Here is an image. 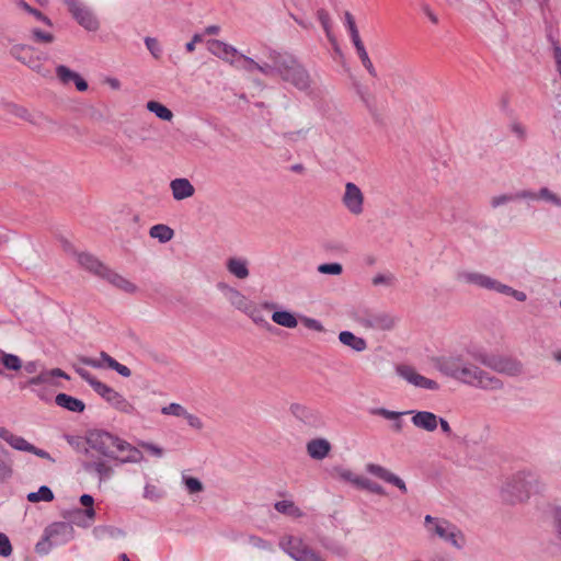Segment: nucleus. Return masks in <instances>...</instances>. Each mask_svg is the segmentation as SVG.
Here are the masks:
<instances>
[{
  "instance_id": "ddd939ff",
  "label": "nucleus",
  "mask_w": 561,
  "mask_h": 561,
  "mask_svg": "<svg viewBox=\"0 0 561 561\" xmlns=\"http://www.w3.org/2000/svg\"><path fill=\"white\" fill-rule=\"evenodd\" d=\"M342 202L346 209L353 215H360L364 210V195L355 183L347 182L345 184Z\"/></svg>"
},
{
  "instance_id": "412c9836",
  "label": "nucleus",
  "mask_w": 561,
  "mask_h": 561,
  "mask_svg": "<svg viewBox=\"0 0 561 561\" xmlns=\"http://www.w3.org/2000/svg\"><path fill=\"white\" fill-rule=\"evenodd\" d=\"M82 468L88 473H95L100 482L110 479L114 470L105 460H88L82 462Z\"/></svg>"
},
{
  "instance_id": "4be33fe9",
  "label": "nucleus",
  "mask_w": 561,
  "mask_h": 561,
  "mask_svg": "<svg viewBox=\"0 0 561 561\" xmlns=\"http://www.w3.org/2000/svg\"><path fill=\"white\" fill-rule=\"evenodd\" d=\"M10 112L16 117H20L35 126L42 127L46 124L51 123V121L48 117L44 116L42 113L32 114L28 112L27 108L16 104L10 105Z\"/></svg>"
},
{
  "instance_id": "680f3d73",
  "label": "nucleus",
  "mask_w": 561,
  "mask_h": 561,
  "mask_svg": "<svg viewBox=\"0 0 561 561\" xmlns=\"http://www.w3.org/2000/svg\"><path fill=\"white\" fill-rule=\"evenodd\" d=\"M145 44H146L147 49L151 53V55L156 59L160 58L162 49L160 47L159 42L156 38L148 36L145 38Z\"/></svg>"
},
{
  "instance_id": "37998d69",
  "label": "nucleus",
  "mask_w": 561,
  "mask_h": 561,
  "mask_svg": "<svg viewBox=\"0 0 561 561\" xmlns=\"http://www.w3.org/2000/svg\"><path fill=\"white\" fill-rule=\"evenodd\" d=\"M245 314H248L253 320V322H255L256 324L265 325L268 329V331L276 330V328L272 327L267 322L263 311L254 302L245 311Z\"/></svg>"
},
{
  "instance_id": "f8f14e48",
  "label": "nucleus",
  "mask_w": 561,
  "mask_h": 561,
  "mask_svg": "<svg viewBox=\"0 0 561 561\" xmlns=\"http://www.w3.org/2000/svg\"><path fill=\"white\" fill-rule=\"evenodd\" d=\"M397 373L400 377H402L403 379H405L408 382L412 383L415 387L428 390L439 389V385L435 380L420 375L412 366L398 365Z\"/></svg>"
},
{
  "instance_id": "338daca9",
  "label": "nucleus",
  "mask_w": 561,
  "mask_h": 561,
  "mask_svg": "<svg viewBox=\"0 0 561 561\" xmlns=\"http://www.w3.org/2000/svg\"><path fill=\"white\" fill-rule=\"evenodd\" d=\"M144 496L151 501H157L161 497L159 489L153 484H146Z\"/></svg>"
},
{
  "instance_id": "a878e982",
  "label": "nucleus",
  "mask_w": 561,
  "mask_h": 561,
  "mask_svg": "<svg viewBox=\"0 0 561 561\" xmlns=\"http://www.w3.org/2000/svg\"><path fill=\"white\" fill-rule=\"evenodd\" d=\"M78 262L82 267L94 273L95 275H99L100 277H103L105 271H107V268H108L102 262H100L95 256H93L89 253H80L78 255Z\"/></svg>"
},
{
  "instance_id": "bb28decb",
  "label": "nucleus",
  "mask_w": 561,
  "mask_h": 561,
  "mask_svg": "<svg viewBox=\"0 0 561 561\" xmlns=\"http://www.w3.org/2000/svg\"><path fill=\"white\" fill-rule=\"evenodd\" d=\"M55 377L64 378L66 380L70 379V376L60 368H53L50 370L43 369L37 376L30 378L27 380V385L38 386L42 383H49L51 382V378Z\"/></svg>"
},
{
  "instance_id": "c85d7f7f",
  "label": "nucleus",
  "mask_w": 561,
  "mask_h": 561,
  "mask_svg": "<svg viewBox=\"0 0 561 561\" xmlns=\"http://www.w3.org/2000/svg\"><path fill=\"white\" fill-rule=\"evenodd\" d=\"M517 198H530V199H545L552 203L556 206L561 207V198L552 193L548 187H541L538 193L531 191H520L516 194Z\"/></svg>"
},
{
  "instance_id": "f3484780",
  "label": "nucleus",
  "mask_w": 561,
  "mask_h": 561,
  "mask_svg": "<svg viewBox=\"0 0 561 561\" xmlns=\"http://www.w3.org/2000/svg\"><path fill=\"white\" fill-rule=\"evenodd\" d=\"M366 471L378 479L397 486L402 493H408V488L404 481L385 467L369 462L366 465Z\"/></svg>"
},
{
  "instance_id": "c03bdc74",
  "label": "nucleus",
  "mask_w": 561,
  "mask_h": 561,
  "mask_svg": "<svg viewBox=\"0 0 561 561\" xmlns=\"http://www.w3.org/2000/svg\"><path fill=\"white\" fill-rule=\"evenodd\" d=\"M317 18H318L323 31L325 32L328 39L331 43H335V37L332 35V31H331V18H330L329 12L324 9H319L317 11Z\"/></svg>"
},
{
  "instance_id": "5701e85b",
  "label": "nucleus",
  "mask_w": 561,
  "mask_h": 561,
  "mask_svg": "<svg viewBox=\"0 0 561 561\" xmlns=\"http://www.w3.org/2000/svg\"><path fill=\"white\" fill-rule=\"evenodd\" d=\"M170 187L175 201H183L192 197L195 193L193 184L185 178H178L171 181Z\"/></svg>"
},
{
  "instance_id": "5fc2aeb1",
  "label": "nucleus",
  "mask_w": 561,
  "mask_h": 561,
  "mask_svg": "<svg viewBox=\"0 0 561 561\" xmlns=\"http://www.w3.org/2000/svg\"><path fill=\"white\" fill-rule=\"evenodd\" d=\"M78 72L69 69L68 67L60 65L56 68L57 78L64 83L68 84L75 80Z\"/></svg>"
},
{
  "instance_id": "2eb2a0df",
  "label": "nucleus",
  "mask_w": 561,
  "mask_h": 561,
  "mask_svg": "<svg viewBox=\"0 0 561 561\" xmlns=\"http://www.w3.org/2000/svg\"><path fill=\"white\" fill-rule=\"evenodd\" d=\"M45 539H51L55 545L67 542L72 538L73 527L70 523L55 522L45 528Z\"/></svg>"
},
{
  "instance_id": "a19ab883",
  "label": "nucleus",
  "mask_w": 561,
  "mask_h": 561,
  "mask_svg": "<svg viewBox=\"0 0 561 561\" xmlns=\"http://www.w3.org/2000/svg\"><path fill=\"white\" fill-rule=\"evenodd\" d=\"M146 107L162 121L170 122L173 118L172 111L158 101H149Z\"/></svg>"
},
{
  "instance_id": "a211bd4d",
  "label": "nucleus",
  "mask_w": 561,
  "mask_h": 561,
  "mask_svg": "<svg viewBox=\"0 0 561 561\" xmlns=\"http://www.w3.org/2000/svg\"><path fill=\"white\" fill-rule=\"evenodd\" d=\"M207 48L213 55L230 62L231 65L236 62L233 58H237L239 55L237 48L219 39H209L207 42Z\"/></svg>"
},
{
  "instance_id": "4d7b16f0",
  "label": "nucleus",
  "mask_w": 561,
  "mask_h": 561,
  "mask_svg": "<svg viewBox=\"0 0 561 561\" xmlns=\"http://www.w3.org/2000/svg\"><path fill=\"white\" fill-rule=\"evenodd\" d=\"M357 55H358V57H359L364 68L368 71V73L371 77L376 78L377 77V71H376V69H375V67H374V65H373V62H371V60H370V58H369V56L367 54L366 48L363 49V50L357 51Z\"/></svg>"
},
{
  "instance_id": "de8ad7c7",
  "label": "nucleus",
  "mask_w": 561,
  "mask_h": 561,
  "mask_svg": "<svg viewBox=\"0 0 561 561\" xmlns=\"http://www.w3.org/2000/svg\"><path fill=\"white\" fill-rule=\"evenodd\" d=\"M87 517L83 508L76 507L71 511L64 513V518L67 519L66 523H70V525L76 524L78 526H85L82 520Z\"/></svg>"
},
{
  "instance_id": "393cba45",
  "label": "nucleus",
  "mask_w": 561,
  "mask_h": 561,
  "mask_svg": "<svg viewBox=\"0 0 561 561\" xmlns=\"http://www.w3.org/2000/svg\"><path fill=\"white\" fill-rule=\"evenodd\" d=\"M55 403L70 412L82 413L85 409V403L70 394L60 392L55 397Z\"/></svg>"
},
{
  "instance_id": "ea45409f",
  "label": "nucleus",
  "mask_w": 561,
  "mask_h": 561,
  "mask_svg": "<svg viewBox=\"0 0 561 561\" xmlns=\"http://www.w3.org/2000/svg\"><path fill=\"white\" fill-rule=\"evenodd\" d=\"M110 404L115 410H117L122 413L129 414V415L137 414L136 408L130 402H128L125 399V397L123 394H121L119 392H116L114 394Z\"/></svg>"
},
{
  "instance_id": "13d9d810",
  "label": "nucleus",
  "mask_w": 561,
  "mask_h": 561,
  "mask_svg": "<svg viewBox=\"0 0 561 561\" xmlns=\"http://www.w3.org/2000/svg\"><path fill=\"white\" fill-rule=\"evenodd\" d=\"M161 413L165 415H174V416H184L186 414V410L179 403H170L167 407L161 409Z\"/></svg>"
},
{
  "instance_id": "4c0bfd02",
  "label": "nucleus",
  "mask_w": 561,
  "mask_h": 561,
  "mask_svg": "<svg viewBox=\"0 0 561 561\" xmlns=\"http://www.w3.org/2000/svg\"><path fill=\"white\" fill-rule=\"evenodd\" d=\"M272 320L284 328L294 329L297 327L298 321L295 314L287 310L274 311L272 314Z\"/></svg>"
},
{
  "instance_id": "0eeeda50",
  "label": "nucleus",
  "mask_w": 561,
  "mask_h": 561,
  "mask_svg": "<svg viewBox=\"0 0 561 561\" xmlns=\"http://www.w3.org/2000/svg\"><path fill=\"white\" fill-rule=\"evenodd\" d=\"M425 524H435L433 531L438 537L443 538L457 549H461L465 545V537L462 533L453 524L447 520L438 523L437 518L431 515L425 516Z\"/></svg>"
},
{
  "instance_id": "7c9ffc66",
  "label": "nucleus",
  "mask_w": 561,
  "mask_h": 561,
  "mask_svg": "<svg viewBox=\"0 0 561 561\" xmlns=\"http://www.w3.org/2000/svg\"><path fill=\"white\" fill-rule=\"evenodd\" d=\"M0 438L7 442L12 448L20 451H28L31 443L22 436L14 435L7 427H0Z\"/></svg>"
},
{
  "instance_id": "774afa93",
  "label": "nucleus",
  "mask_w": 561,
  "mask_h": 561,
  "mask_svg": "<svg viewBox=\"0 0 561 561\" xmlns=\"http://www.w3.org/2000/svg\"><path fill=\"white\" fill-rule=\"evenodd\" d=\"M140 447H142L144 449L150 451L152 455L157 456V457H161L163 455V449L157 445H154L153 443H149V442H139L138 444Z\"/></svg>"
},
{
  "instance_id": "473e14b6",
  "label": "nucleus",
  "mask_w": 561,
  "mask_h": 561,
  "mask_svg": "<svg viewBox=\"0 0 561 561\" xmlns=\"http://www.w3.org/2000/svg\"><path fill=\"white\" fill-rule=\"evenodd\" d=\"M102 278L107 279L112 285H114L115 287H117L126 293L133 294L137 290V286L135 284H133L128 279H126L122 275L113 272L110 268H107V271H105L104 276Z\"/></svg>"
},
{
  "instance_id": "8fccbe9b",
  "label": "nucleus",
  "mask_w": 561,
  "mask_h": 561,
  "mask_svg": "<svg viewBox=\"0 0 561 561\" xmlns=\"http://www.w3.org/2000/svg\"><path fill=\"white\" fill-rule=\"evenodd\" d=\"M551 525L556 538L561 541V506L551 508Z\"/></svg>"
},
{
  "instance_id": "72a5a7b5",
  "label": "nucleus",
  "mask_w": 561,
  "mask_h": 561,
  "mask_svg": "<svg viewBox=\"0 0 561 561\" xmlns=\"http://www.w3.org/2000/svg\"><path fill=\"white\" fill-rule=\"evenodd\" d=\"M13 476V462L9 450L0 443V482H5Z\"/></svg>"
},
{
  "instance_id": "dca6fc26",
  "label": "nucleus",
  "mask_w": 561,
  "mask_h": 561,
  "mask_svg": "<svg viewBox=\"0 0 561 561\" xmlns=\"http://www.w3.org/2000/svg\"><path fill=\"white\" fill-rule=\"evenodd\" d=\"M354 88L356 91V94L359 96L360 101L367 108L368 113L370 114L373 121L376 124L382 123V116L378 110L377 106V98L375 94L370 93L367 88L362 85L359 82H354Z\"/></svg>"
},
{
  "instance_id": "c9c22d12",
  "label": "nucleus",
  "mask_w": 561,
  "mask_h": 561,
  "mask_svg": "<svg viewBox=\"0 0 561 561\" xmlns=\"http://www.w3.org/2000/svg\"><path fill=\"white\" fill-rule=\"evenodd\" d=\"M227 270L236 277L243 279L249 276V268L245 260L231 257L227 262Z\"/></svg>"
},
{
  "instance_id": "a18cd8bd",
  "label": "nucleus",
  "mask_w": 561,
  "mask_h": 561,
  "mask_svg": "<svg viewBox=\"0 0 561 561\" xmlns=\"http://www.w3.org/2000/svg\"><path fill=\"white\" fill-rule=\"evenodd\" d=\"M0 362L3 365V367L7 368L8 370L18 371L22 368V360L20 359L19 356L14 354L1 352Z\"/></svg>"
},
{
  "instance_id": "1a4fd4ad",
  "label": "nucleus",
  "mask_w": 561,
  "mask_h": 561,
  "mask_svg": "<svg viewBox=\"0 0 561 561\" xmlns=\"http://www.w3.org/2000/svg\"><path fill=\"white\" fill-rule=\"evenodd\" d=\"M66 4L72 18L79 25L89 32H95L99 30V20L80 0H66Z\"/></svg>"
},
{
  "instance_id": "3c124183",
  "label": "nucleus",
  "mask_w": 561,
  "mask_h": 561,
  "mask_svg": "<svg viewBox=\"0 0 561 561\" xmlns=\"http://www.w3.org/2000/svg\"><path fill=\"white\" fill-rule=\"evenodd\" d=\"M317 271L325 275H341L343 273V266L339 262L322 263L317 267Z\"/></svg>"
},
{
  "instance_id": "79ce46f5",
  "label": "nucleus",
  "mask_w": 561,
  "mask_h": 561,
  "mask_svg": "<svg viewBox=\"0 0 561 561\" xmlns=\"http://www.w3.org/2000/svg\"><path fill=\"white\" fill-rule=\"evenodd\" d=\"M54 492L47 485H42L36 492H30L26 499L31 503H38L41 501L51 502L54 500Z\"/></svg>"
},
{
  "instance_id": "423d86ee",
  "label": "nucleus",
  "mask_w": 561,
  "mask_h": 561,
  "mask_svg": "<svg viewBox=\"0 0 561 561\" xmlns=\"http://www.w3.org/2000/svg\"><path fill=\"white\" fill-rule=\"evenodd\" d=\"M473 358L490 369L508 376H517L523 370L520 362L507 356L479 352L473 354Z\"/></svg>"
},
{
  "instance_id": "49530a36",
  "label": "nucleus",
  "mask_w": 561,
  "mask_h": 561,
  "mask_svg": "<svg viewBox=\"0 0 561 561\" xmlns=\"http://www.w3.org/2000/svg\"><path fill=\"white\" fill-rule=\"evenodd\" d=\"M274 507L278 513L289 515V516H298L300 513L299 508L295 505V503L293 501H287V500L278 501L275 503Z\"/></svg>"
},
{
  "instance_id": "864d4df0",
  "label": "nucleus",
  "mask_w": 561,
  "mask_h": 561,
  "mask_svg": "<svg viewBox=\"0 0 561 561\" xmlns=\"http://www.w3.org/2000/svg\"><path fill=\"white\" fill-rule=\"evenodd\" d=\"M80 504L84 507L87 517L92 520L95 517V510L93 507L94 499L90 494H82L79 499Z\"/></svg>"
},
{
  "instance_id": "c756f323",
  "label": "nucleus",
  "mask_w": 561,
  "mask_h": 561,
  "mask_svg": "<svg viewBox=\"0 0 561 561\" xmlns=\"http://www.w3.org/2000/svg\"><path fill=\"white\" fill-rule=\"evenodd\" d=\"M339 341L345 345L352 348L355 352H364L367 348V342L365 339L356 336L351 331H341L339 333Z\"/></svg>"
},
{
  "instance_id": "7ed1b4c3",
  "label": "nucleus",
  "mask_w": 561,
  "mask_h": 561,
  "mask_svg": "<svg viewBox=\"0 0 561 561\" xmlns=\"http://www.w3.org/2000/svg\"><path fill=\"white\" fill-rule=\"evenodd\" d=\"M123 440V438L105 430H89L85 434V443L89 448H85L84 453L89 454V449H92L104 458L116 462L121 449L119 445Z\"/></svg>"
},
{
  "instance_id": "69168bd1",
  "label": "nucleus",
  "mask_w": 561,
  "mask_h": 561,
  "mask_svg": "<svg viewBox=\"0 0 561 561\" xmlns=\"http://www.w3.org/2000/svg\"><path fill=\"white\" fill-rule=\"evenodd\" d=\"M375 414L380 415L387 420H398L401 415L407 414L405 412L389 411L385 408H379L374 411Z\"/></svg>"
},
{
  "instance_id": "aec40b11",
  "label": "nucleus",
  "mask_w": 561,
  "mask_h": 561,
  "mask_svg": "<svg viewBox=\"0 0 561 561\" xmlns=\"http://www.w3.org/2000/svg\"><path fill=\"white\" fill-rule=\"evenodd\" d=\"M219 289H221L227 296L229 302L237 308L238 310L245 313V311L251 307L253 301L248 299L243 294H241L238 289L228 286L227 284L219 283Z\"/></svg>"
},
{
  "instance_id": "58836bf2",
  "label": "nucleus",
  "mask_w": 561,
  "mask_h": 561,
  "mask_svg": "<svg viewBox=\"0 0 561 561\" xmlns=\"http://www.w3.org/2000/svg\"><path fill=\"white\" fill-rule=\"evenodd\" d=\"M149 236L153 239H158L161 243H167L173 238L174 231L164 224H158L150 228Z\"/></svg>"
},
{
  "instance_id": "bf43d9fd",
  "label": "nucleus",
  "mask_w": 561,
  "mask_h": 561,
  "mask_svg": "<svg viewBox=\"0 0 561 561\" xmlns=\"http://www.w3.org/2000/svg\"><path fill=\"white\" fill-rule=\"evenodd\" d=\"M13 548L9 537L0 533V557L8 558L12 554Z\"/></svg>"
},
{
  "instance_id": "6e6d98bb",
  "label": "nucleus",
  "mask_w": 561,
  "mask_h": 561,
  "mask_svg": "<svg viewBox=\"0 0 561 561\" xmlns=\"http://www.w3.org/2000/svg\"><path fill=\"white\" fill-rule=\"evenodd\" d=\"M236 62L239 68H242L248 72H253L257 68L256 61H254L251 57L242 54L238 55Z\"/></svg>"
},
{
  "instance_id": "6e6552de",
  "label": "nucleus",
  "mask_w": 561,
  "mask_h": 561,
  "mask_svg": "<svg viewBox=\"0 0 561 561\" xmlns=\"http://www.w3.org/2000/svg\"><path fill=\"white\" fill-rule=\"evenodd\" d=\"M354 319L365 329L381 331H389L393 329L396 324L394 319L386 312L374 313L368 310H363L357 312Z\"/></svg>"
},
{
  "instance_id": "f257e3e1",
  "label": "nucleus",
  "mask_w": 561,
  "mask_h": 561,
  "mask_svg": "<svg viewBox=\"0 0 561 561\" xmlns=\"http://www.w3.org/2000/svg\"><path fill=\"white\" fill-rule=\"evenodd\" d=\"M435 367L444 375L461 381L462 383L484 390H501L503 381L482 370L477 365L465 360L460 356H442L435 362Z\"/></svg>"
},
{
  "instance_id": "e433bc0d",
  "label": "nucleus",
  "mask_w": 561,
  "mask_h": 561,
  "mask_svg": "<svg viewBox=\"0 0 561 561\" xmlns=\"http://www.w3.org/2000/svg\"><path fill=\"white\" fill-rule=\"evenodd\" d=\"M33 47L24 44L13 45L10 49V54L21 62L28 65L31 67L32 62H34L32 58Z\"/></svg>"
},
{
  "instance_id": "20e7f679",
  "label": "nucleus",
  "mask_w": 561,
  "mask_h": 561,
  "mask_svg": "<svg viewBox=\"0 0 561 561\" xmlns=\"http://www.w3.org/2000/svg\"><path fill=\"white\" fill-rule=\"evenodd\" d=\"M279 77L300 91L309 90L312 82L310 75L298 59L286 51H284V56H279Z\"/></svg>"
},
{
  "instance_id": "39448f33",
  "label": "nucleus",
  "mask_w": 561,
  "mask_h": 561,
  "mask_svg": "<svg viewBox=\"0 0 561 561\" xmlns=\"http://www.w3.org/2000/svg\"><path fill=\"white\" fill-rule=\"evenodd\" d=\"M458 279L463 280L467 284H474L481 288L511 296L517 301H525L527 299V295L524 291L514 289L508 285L502 284L501 282L478 272H461L458 274Z\"/></svg>"
},
{
  "instance_id": "0e129e2a",
  "label": "nucleus",
  "mask_w": 561,
  "mask_h": 561,
  "mask_svg": "<svg viewBox=\"0 0 561 561\" xmlns=\"http://www.w3.org/2000/svg\"><path fill=\"white\" fill-rule=\"evenodd\" d=\"M301 322L304 323V325L310 330H314V331H318V332H322L324 331V328L322 325V323L317 320V319H313V318H308V317H302L301 318Z\"/></svg>"
},
{
  "instance_id": "9b49d317",
  "label": "nucleus",
  "mask_w": 561,
  "mask_h": 561,
  "mask_svg": "<svg viewBox=\"0 0 561 561\" xmlns=\"http://www.w3.org/2000/svg\"><path fill=\"white\" fill-rule=\"evenodd\" d=\"M283 549L296 561H324V559L302 542L301 539L289 537Z\"/></svg>"
},
{
  "instance_id": "b1692460",
  "label": "nucleus",
  "mask_w": 561,
  "mask_h": 561,
  "mask_svg": "<svg viewBox=\"0 0 561 561\" xmlns=\"http://www.w3.org/2000/svg\"><path fill=\"white\" fill-rule=\"evenodd\" d=\"M331 449L332 445L325 438H313L307 443V453L314 460L324 459Z\"/></svg>"
},
{
  "instance_id": "9d476101",
  "label": "nucleus",
  "mask_w": 561,
  "mask_h": 561,
  "mask_svg": "<svg viewBox=\"0 0 561 561\" xmlns=\"http://www.w3.org/2000/svg\"><path fill=\"white\" fill-rule=\"evenodd\" d=\"M291 414L304 425L319 430L325 426V421L320 411L300 403H293L289 408Z\"/></svg>"
},
{
  "instance_id": "f704fd0d",
  "label": "nucleus",
  "mask_w": 561,
  "mask_h": 561,
  "mask_svg": "<svg viewBox=\"0 0 561 561\" xmlns=\"http://www.w3.org/2000/svg\"><path fill=\"white\" fill-rule=\"evenodd\" d=\"M279 56H284V51L271 50L268 54L270 62H265L263 65L257 64L256 70L265 76H279V65L278 60H280Z\"/></svg>"
},
{
  "instance_id": "cd10ccee",
  "label": "nucleus",
  "mask_w": 561,
  "mask_h": 561,
  "mask_svg": "<svg viewBox=\"0 0 561 561\" xmlns=\"http://www.w3.org/2000/svg\"><path fill=\"white\" fill-rule=\"evenodd\" d=\"M79 362L83 365L91 366L93 368H102L103 365H106L107 368L115 371L117 368L118 362L110 356L106 352L102 351L100 353V359H94L87 356H80Z\"/></svg>"
},
{
  "instance_id": "6ab92c4d",
  "label": "nucleus",
  "mask_w": 561,
  "mask_h": 561,
  "mask_svg": "<svg viewBox=\"0 0 561 561\" xmlns=\"http://www.w3.org/2000/svg\"><path fill=\"white\" fill-rule=\"evenodd\" d=\"M408 413L413 414L411 422L412 424L426 432H434L438 426V416L430 411H409Z\"/></svg>"
},
{
  "instance_id": "052dcab7",
  "label": "nucleus",
  "mask_w": 561,
  "mask_h": 561,
  "mask_svg": "<svg viewBox=\"0 0 561 561\" xmlns=\"http://www.w3.org/2000/svg\"><path fill=\"white\" fill-rule=\"evenodd\" d=\"M32 39L36 43H53L55 37L50 33L44 32L39 28H33Z\"/></svg>"
},
{
  "instance_id": "603ef678",
  "label": "nucleus",
  "mask_w": 561,
  "mask_h": 561,
  "mask_svg": "<svg viewBox=\"0 0 561 561\" xmlns=\"http://www.w3.org/2000/svg\"><path fill=\"white\" fill-rule=\"evenodd\" d=\"M183 482L191 494L199 493L204 490L202 481L195 477L183 476Z\"/></svg>"
},
{
  "instance_id": "4468645a",
  "label": "nucleus",
  "mask_w": 561,
  "mask_h": 561,
  "mask_svg": "<svg viewBox=\"0 0 561 561\" xmlns=\"http://www.w3.org/2000/svg\"><path fill=\"white\" fill-rule=\"evenodd\" d=\"M75 371L89 383V386L100 396L102 397L108 404L112 401V398L117 392L112 387L96 379L89 370L78 367L73 365Z\"/></svg>"
},
{
  "instance_id": "f03ea898",
  "label": "nucleus",
  "mask_w": 561,
  "mask_h": 561,
  "mask_svg": "<svg viewBox=\"0 0 561 561\" xmlns=\"http://www.w3.org/2000/svg\"><path fill=\"white\" fill-rule=\"evenodd\" d=\"M540 483L530 472L520 471L502 489V499L510 504L525 502L529 499L531 492L541 491Z\"/></svg>"
},
{
  "instance_id": "09e8293b",
  "label": "nucleus",
  "mask_w": 561,
  "mask_h": 561,
  "mask_svg": "<svg viewBox=\"0 0 561 561\" xmlns=\"http://www.w3.org/2000/svg\"><path fill=\"white\" fill-rule=\"evenodd\" d=\"M18 5L20 8H22L23 10H25L26 12H28L30 14H32L33 16H35L36 20L45 23L46 25L48 26H51L53 23H51V20L46 16L44 13H42L39 10L31 7L27 2H25L24 0H20L18 2Z\"/></svg>"
},
{
  "instance_id": "e2e57ef3",
  "label": "nucleus",
  "mask_w": 561,
  "mask_h": 561,
  "mask_svg": "<svg viewBox=\"0 0 561 561\" xmlns=\"http://www.w3.org/2000/svg\"><path fill=\"white\" fill-rule=\"evenodd\" d=\"M55 542L51 539H45V536L35 546V551L38 554H47Z\"/></svg>"
},
{
  "instance_id": "2f4dec72",
  "label": "nucleus",
  "mask_w": 561,
  "mask_h": 561,
  "mask_svg": "<svg viewBox=\"0 0 561 561\" xmlns=\"http://www.w3.org/2000/svg\"><path fill=\"white\" fill-rule=\"evenodd\" d=\"M121 449L119 453L128 451V455L125 457H119L116 459V463L124 465V463H138L144 459L142 453L125 439L123 443H121Z\"/></svg>"
}]
</instances>
